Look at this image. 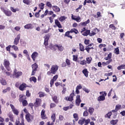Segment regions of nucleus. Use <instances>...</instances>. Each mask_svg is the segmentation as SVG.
Masks as SVG:
<instances>
[{"mask_svg": "<svg viewBox=\"0 0 125 125\" xmlns=\"http://www.w3.org/2000/svg\"><path fill=\"white\" fill-rule=\"evenodd\" d=\"M100 94L101 96L98 97V101H104L105 100V96L107 95V93L106 92H100Z\"/></svg>", "mask_w": 125, "mask_h": 125, "instance_id": "obj_1", "label": "nucleus"}, {"mask_svg": "<svg viewBox=\"0 0 125 125\" xmlns=\"http://www.w3.org/2000/svg\"><path fill=\"white\" fill-rule=\"evenodd\" d=\"M59 68V66L54 64L51 66L50 71H51V73L53 75H55L56 73H57V71H58V69Z\"/></svg>", "mask_w": 125, "mask_h": 125, "instance_id": "obj_2", "label": "nucleus"}, {"mask_svg": "<svg viewBox=\"0 0 125 125\" xmlns=\"http://www.w3.org/2000/svg\"><path fill=\"white\" fill-rule=\"evenodd\" d=\"M112 58V54L111 53H109L107 57L104 58L105 60H109L108 61H107L106 62H103V65H104L105 64H109V63H111V62L112 61V59H110V58Z\"/></svg>", "mask_w": 125, "mask_h": 125, "instance_id": "obj_3", "label": "nucleus"}, {"mask_svg": "<svg viewBox=\"0 0 125 125\" xmlns=\"http://www.w3.org/2000/svg\"><path fill=\"white\" fill-rule=\"evenodd\" d=\"M23 73L21 71H19L17 70V69H15L14 72V77H15L17 79L19 77H21V76H22Z\"/></svg>", "mask_w": 125, "mask_h": 125, "instance_id": "obj_4", "label": "nucleus"}, {"mask_svg": "<svg viewBox=\"0 0 125 125\" xmlns=\"http://www.w3.org/2000/svg\"><path fill=\"white\" fill-rule=\"evenodd\" d=\"M21 38V35L18 34L14 40V44L17 45L19 43V41Z\"/></svg>", "mask_w": 125, "mask_h": 125, "instance_id": "obj_5", "label": "nucleus"}, {"mask_svg": "<svg viewBox=\"0 0 125 125\" xmlns=\"http://www.w3.org/2000/svg\"><path fill=\"white\" fill-rule=\"evenodd\" d=\"M10 65V62H9V61H7L6 60L4 61V65L5 66L7 71H10V67H9Z\"/></svg>", "mask_w": 125, "mask_h": 125, "instance_id": "obj_6", "label": "nucleus"}, {"mask_svg": "<svg viewBox=\"0 0 125 125\" xmlns=\"http://www.w3.org/2000/svg\"><path fill=\"white\" fill-rule=\"evenodd\" d=\"M23 97H24V96H23L22 95H20V102H22L23 106H27V105H28V102L26 100L23 101Z\"/></svg>", "mask_w": 125, "mask_h": 125, "instance_id": "obj_7", "label": "nucleus"}, {"mask_svg": "<svg viewBox=\"0 0 125 125\" xmlns=\"http://www.w3.org/2000/svg\"><path fill=\"white\" fill-rule=\"evenodd\" d=\"M10 106L14 114H15V115H16L17 116H18V114H19V111H18V109H16L15 107H14V105L12 104H10Z\"/></svg>", "mask_w": 125, "mask_h": 125, "instance_id": "obj_8", "label": "nucleus"}, {"mask_svg": "<svg viewBox=\"0 0 125 125\" xmlns=\"http://www.w3.org/2000/svg\"><path fill=\"white\" fill-rule=\"evenodd\" d=\"M71 18L73 20H75V21H77L78 22H81L82 21V19L80 16H76L72 15Z\"/></svg>", "mask_w": 125, "mask_h": 125, "instance_id": "obj_9", "label": "nucleus"}, {"mask_svg": "<svg viewBox=\"0 0 125 125\" xmlns=\"http://www.w3.org/2000/svg\"><path fill=\"white\" fill-rule=\"evenodd\" d=\"M81 102H82V100H81V96L77 95L76 96V106H80V104H81Z\"/></svg>", "mask_w": 125, "mask_h": 125, "instance_id": "obj_10", "label": "nucleus"}, {"mask_svg": "<svg viewBox=\"0 0 125 125\" xmlns=\"http://www.w3.org/2000/svg\"><path fill=\"white\" fill-rule=\"evenodd\" d=\"M25 119L28 123H31V122H32L31 119H33V116H32L30 113H28V114L25 115Z\"/></svg>", "mask_w": 125, "mask_h": 125, "instance_id": "obj_11", "label": "nucleus"}, {"mask_svg": "<svg viewBox=\"0 0 125 125\" xmlns=\"http://www.w3.org/2000/svg\"><path fill=\"white\" fill-rule=\"evenodd\" d=\"M38 56H39V53L37 52H34L31 55V58H32V60H33V61H35L36 58H37Z\"/></svg>", "mask_w": 125, "mask_h": 125, "instance_id": "obj_12", "label": "nucleus"}, {"mask_svg": "<svg viewBox=\"0 0 125 125\" xmlns=\"http://www.w3.org/2000/svg\"><path fill=\"white\" fill-rule=\"evenodd\" d=\"M26 87H27V85L23 83L20 85L19 89L20 90L23 91V90H25L26 89Z\"/></svg>", "mask_w": 125, "mask_h": 125, "instance_id": "obj_13", "label": "nucleus"}, {"mask_svg": "<svg viewBox=\"0 0 125 125\" xmlns=\"http://www.w3.org/2000/svg\"><path fill=\"white\" fill-rule=\"evenodd\" d=\"M74 96L75 94L74 93H71L69 97L66 98V100L68 101H73L74 100L73 97Z\"/></svg>", "mask_w": 125, "mask_h": 125, "instance_id": "obj_14", "label": "nucleus"}, {"mask_svg": "<svg viewBox=\"0 0 125 125\" xmlns=\"http://www.w3.org/2000/svg\"><path fill=\"white\" fill-rule=\"evenodd\" d=\"M41 103H42V100L40 99H36V102L34 103V105L36 107H39L41 105Z\"/></svg>", "mask_w": 125, "mask_h": 125, "instance_id": "obj_15", "label": "nucleus"}, {"mask_svg": "<svg viewBox=\"0 0 125 125\" xmlns=\"http://www.w3.org/2000/svg\"><path fill=\"white\" fill-rule=\"evenodd\" d=\"M98 32V29L97 28L94 29L91 32L89 33V36L90 37H92V36H94L96 34V33Z\"/></svg>", "mask_w": 125, "mask_h": 125, "instance_id": "obj_16", "label": "nucleus"}, {"mask_svg": "<svg viewBox=\"0 0 125 125\" xmlns=\"http://www.w3.org/2000/svg\"><path fill=\"white\" fill-rule=\"evenodd\" d=\"M52 8L53 11H55V12H60V9L59 8V7H58V6H52Z\"/></svg>", "mask_w": 125, "mask_h": 125, "instance_id": "obj_17", "label": "nucleus"}, {"mask_svg": "<svg viewBox=\"0 0 125 125\" xmlns=\"http://www.w3.org/2000/svg\"><path fill=\"white\" fill-rule=\"evenodd\" d=\"M41 118L42 120H45L46 119V115H45V110L42 109L41 112Z\"/></svg>", "mask_w": 125, "mask_h": 125, "instance_id": "obj_18", "label": "nucleus"}, {"mask_svg": "<svg viewBox=\"0 0 125 125\" xmlns=\"http://www.w3.org/2000/svg\"><path fill=\"white\" fill-rule=\"evenodd\" d=\"M54 46L57 47L59 51H63L64 50V47L62 45L56 44Z\"/></svg>", "mask_w": 125, "mask_h": 125, "instance_id": "obj_19", "label": "nucleus"}, {"mask_svg": "<svg viewBox=\"0 0 125 125\" xmlns=\"http://www.w3.org/2000/svg\"><path fill=\"white\" fill-rule=\"evenodd\" d=\"M55 24L60 29H61V28H62V25H61V23H60V22L58 21V20H55Z\"/></svg>", "mask_w": 125, "mask_h": 125, "instance_id": "obj_20", "label": "nucleus"}, {"mask_svg": "<svg viewBox=\"0 0 125 125\" xmlns=\"http://www.w3.org/2000/svg\"><path fill=\"white\" fill-rule=\"evenodd\" d=\"M3 13L6 15V16H11L12 13L10 11H7V10H3Z\"/></svg>", "mask_w": 125, "mask_h": 125, "instance_id": "obj_21", "label": "nucleus"}, {"mask_svg": "<svg viewBox=\"0 0 125 125\" xmlns=\"http://www.w3.org/2000/svg\"><path fill=\"white\" fill-rule=\"evenodd\" d=\"M73 118L74 119H75V120H73V125H75V121L76 122H77L78 120H79V116L78 115V114L77 113H74L73 114Z\"/></svg>", "mask_w": 125, "mask_h": 125, "instance_id": "obj_22", "label": "nucleus"}, {"mask_svg": "<svg viewBox=\"0 0 125 125\" xmlns=\"http://www.w3.org/2000/svg\"><path fill=\"white\" fill-rule=\"evenodd\" d=\"M121 108H122V105L117 104L115 106V109L113 110L112 112H117V111H119V110H120V109H121Z\"/></svg>", "mask_w": 125, "mask_h": 125, "instance_id": "obj_23", "label": "nucleus"}, {"mask_svg": "<svg viewBox=\"0 0 125 125\" xmlns=\"http://www.w3.org/2000/svg\"><path fill=\"white\" fill-rule=\"evenodd\" d=\"M82 73L83 74L84 76H85L86 78H87V77H88V71H87V69H84L82 71Z\"/></svg>", "mask_w": 125, "mask_h": 125, "instance_id": "obj_24", "label": "nucleus"}, {"mask_svg": "<svg viewBox=\"0 0 125 125\" xmlns=\"http://www.w3.org/2000/svg\"><path fill=\"white\" fill-rule=\"evenodd\" d=\"M24 28L28 30H29V29H33V25L31 23L27 24L24 26Z\"/></svg>", "mask_w": 125, "mask_h": 125, "instance_id": "obj_25", "label": "nucleus"}, {"mask_svg": "<svg viewBox=\"0 0 125 125\" xmlns=\"http://www.w3.org/2000/svg\"><path fill=\"white\" fill-rule=\"evenodd\" d=\"M89 33H90V30H86L83 32H82L81 34H82L83 36H88L89 35Z\"/></svg>", "mask_w": 125, "mask_h": 125, "instance_id": "obj_26", "label": "nucleus"}, {"mask_svg": "<svg viewBox=\"0 0 125 125\" xmlns=\"http://www.w3.org/2000/svg\"><path fill=\"white\" fill-rule=\"evenodd\" d=\"M51 119L52 121V123L54 124L55 122V120H56V114L55 113H53L51 116Z\"/></svg>", "mask_w": 125, "mask_h": 125, "instance_id": "obj_27", "label": "nucleus"}, {"mask_svg": "<svg viewBox=\"0 0 125 125\" xmlns=\"http://www.w3.org/2000/svg\"><path fill=\"white\" fill-rule=\"evenodd\" d=\"M73 60L75 62H78V63H80V61L78 60V55H73Z\"/></svg>", "mask_w": 125, "mask_h": 125, "instance_id": "obj_28", "label": "nucleus"}, {"mask_svg": "<svg viewBox=\"0 0 125 125\" xmlns=\"http://www.w3.org/2000/svg\"><path fill=\"white\" fill-rule=\"evenodd\" d=\"M0 83L2 84V85H6V81H5V79H1L0 80Z\"/></svg>", "mask_w": 125, "mask_h": 125, "instance_id": "obj_29", "label": "nucleus"}, {"mask_svg": "<svg viewBox=\"0 0 125 125\" xmlns=\"http://www.w3.org/2000/svg\"><path fill=\"white\" fill-rule=\"evenodd\" d=\"M66 64L67 65V67H71V61L70 60L66 59L65 60Z\"/></svg>", "mask_w": 125, "mask_h": 125, "instance_id": "obj_30", "label": "nucleus"}, {"mask_svg": "<svg viewBox=\"0 0 125 125\" xmlns=\"http://www.w3.org/2000/svg\"><path fill=\"white\" fill-rule=\"evenodd\" d=\"M70 31H67L65 34V37H67L68 38H70V39H73V37L70 35Z\"/></svg>", "mask_w": 125, "mask_h": 125, "instance_id": "obj_31", "label": "nucleus"}, {"mask_svg": "<svg viewBox=\"0 0 125 125\" xmlns=\"http://www.w3.org/2000/svg\"><path fill=\"white\" fill-rule=\"evenodd\" d=\"M69 31L70 32V33H75V34H79V31L76 29V28H73Z\"/></svg>", "mask_w": 125, "mask_h": 125, "instance_id": "obj_32", "label": "nucleus"}, {"mask_svg": "<svg viewBox=\"0 0 125 125\" xmlns=\"http://www.w3.org/2000/svg\"><path fill=\"white\" fill-rule=\"evenodd\" d=\"M32 70H37V69H38V64L35 63L33 64L32 65Z\"/></svg>", "mask_w": 125, "mask_h": 125, "instance_id": "obj_33", "label": "nucleus"}, {"mask_svg": "<svg viewBox=\"0 0 125 125\" xmlns=\"http://www.w3.org/2000/svg\"><path fill=\"white\" fill-rule=\"evenodd\" d=\"M125 64H122L121 65L118 66L117 67V69L118 70H119V71L120 70H123V69H125Z\"/></svg>", "mask_w": 125, "mask_h": 125, "instance_id": "obj_34", "label": "nucleus"}, {"mask_svg": "<svg viewBox=\"0 0 125 125\" xmlns=\"http://www.w3.org/2000/svg\"><path fill=\"white\" fill-rule=\"evenodd\" d=\"M12 48H13V49H14V50H15V51H19V48H18V47L17 46H16V45H13L12 46Z\"/></svg>", "mask_w": 125, "mask_h": 125, "instance_id": "obj_35", "label": "nucleus"}, {"mask_svg": "<svg viewBox=\"0 0 125 125\" xmlns=\"http://www.w3.org/2000/svg\"><path fill=\"white\" fill-rule=\"evenodd\" d=\"M89 22H90L89 20H87V21L81 23V25L82 26H86V25H87V24H88Z\"/></svg>", "mask_w": 125, "mask_h": 125, "instance_id": "obj_36", "label": "nucleus"}, {"mask_svg": "<svg viewBox=\"0 0 125 125\" xmlns=\"http://www.w3.org/2000/svg\"><path fill=\"white\" fill-rule=\"evenodd\" d=\"M30 82H33L34 83H37V78L35 77H32L29 79Z\"/></svg>", "mask_w": 125, "mask_h": 125, "instance_id": "obj_37", "label": "nucleus"}, {"mask_svg": "<svg viewBox=\"0 0 125 125\" xmlns=\"http://www.w3.org/2000/svg\"><path fill=\"white\" fill-rule=\"evenodd\" d=\"M88 112L90 115H92V114H93V112H94V108L92 107H89L88 109Z\"/></svg>", "mask_w": 125, "mask_h": 125, "instance_id": "obj_38", "label": "nucleus"}, {"mask_svg": "<svg viewBox=\"0 0 125 125\" xmlns=\"http://www.w3.org/2000/svg\"><path fill=\"white\" fill-rule=\"evenodd\" d=\"M114 53L118 55V54H120V50L119 49V47L116 48L114 49Z\"/></svg>", "mask_w": 125, "mask_h": 125, "instance_id": "obj_39", "label": "nucleus"}, {"mask_svg": "<svg viewBox=\"0 0 125 125\" xmlns=\"http://www.w3.org/2000/svg\"><path fill=\"white\" fill-rule=\"evenodd\" d=\"M10 10H11V11H12V12H14V13L16 12V11H19V9L18 8L14 9V8H13V7H10Z\"/></svg>", "mask_w": 125, "mask_h": 125, "instance_id": "obj_40", "label": "nucleus"}, {"mask_svg": "<svg viewBox=\"0 0 125 125\" xmlns=\"http://www.w3.org/2000/svg\"><path fill=\"white\" fill-rule=\"evenodd\" d=\"M53 101L55 103H58V100H57V96H54L52 97Z\"/></svg>", "mask_w": 125, "mask_h": 125, "instance_id": "obj_41", "label": "nucleus"}, {"mask_svg": "<svg viewBox=\"0 0 125 125\" xmlns=\"http://www.w3.org/2000/svg\"><path fill=\"white\" fill-rule=\"evenodd\" d=\"M86 60L87 64H90V63H91V60H92V59L91 57H88L86 59Z\"/></svg>", "mask_w": 125, "mask_h": 125, "instance_id": "obj_42", "label": "nucleus"}, {"mask_svg": "<svg viewBox=\"0 0 125 125\" xmlns=\"http://www.w3.org/2000/svg\"><path fill=\"white\" fill-rule=\"evenodd\" d=\"M111 116H112V112H109L105 115V118H107V119H110V117H111Z\"/></svg>", "mask_w": 125, "mask_h": 125, "instance_id": "obj_43", "label": "nucleus"}, {"mask_svg": "<svg viewBox=\"0 0 125 125\" xmlns=\"http://www.w3.org/2000/svg\"><path fill=\"white\" fill-rule=\"evenodd\" d=\"M79 46H80V49L81 51H84V47H83V44H82L81 43H80Z\"/></svg>", "mask_w": 125, "mask_h": 125, "instance_id": "obj_44", "label": "nucleus"}, {"mask_svg": "<svg viewBox=\"0 0 125 125\" xmlns=\"http://www.w3.org/2000/svg\"><path fill=\"white\" fill-rule=\"evenodd\" d=\"M7 91H10V87H7L6 89L3 90L2 92L3 93H6Z\"/></svg>", "mask_w": 125, "mask_h": 125, "instance_id": "obj_45", "label": "nucleus"}, {"mask_svg": "<svg viewBox=\"0 0 125 125\" xmlns=\"http://www.w3.org/2000/svg\"><path fill=\"white\" fill-rule=\"evenodd\" d=\"M78 124L81 125H83V124H84V119L80 120L78 122Z\"/></svg>", "mask_w": 125, "mask_h": 125, "instance_id": "obj_46", "label": "nucleus"}, {"mask_svg": "<svg viewBox=\"0 0 125 125\" xmlns=\"http://www.w3.org/2000/svg\"><path fill=\"white\" fill-rule=\"evenodd\" d=\"M9 117L10 118V121H11V122H14V120L13 119H14V116L11 114H9Z\"/></svg>", "mask_w": 125, "mask_h": 125, "instance_id": "obj_47", "label": "nucleus"}, {"mask_svg": "<svg viewBox=\"0 0 125 125\" xmlns=\"http://www.w3.org/2000/svg\"><path fill=\"white\" fill-rule=\"evenodd\" d=\"M46 5L47 6H48V7H49L50 8H52V4H51V3L49 1H47Z\"/></svg>", "mask_w": 125, "mask_h": 125, "instance_id": "obj_48", "label": "nucleus"}, {"mask_svg": "<svg viewBox=\"0 0 125 125\" xmlns=\"http://www.w3.org/2000/svg\"><path fill=\"white\" fill-rule=\"evenodd\" d=\"M85 124L84 125H87L89 124V122H90V120L89 119H84Z\"/></svg>", "mask_w": 125, "mask_h": 125, "instance_id": "obj_49", "label": "nucleus"}, {"mask_svg": "<svg viewBox=\"0 0 125 125\" xmlns=\"http://www.w3.org/2000/svg\"><path fill=\"white\" fill-rule=\"evenodd\" d=\"M23 3L29 5V4H30V0H23Z\"/></svg>", "mask_w": 125, "mask_h": 125, "instance_id": "obj_50", "label": "nucleus"}, {"mask_svg": "<svg viewBox=\"0 0 125 125\" xmlns=\"http://www.w3.org/2000/svg\"><path fill=\"white\" fill-rule=\"evenodd\" d=\"M117 123H118V120H112L110 121V124L113 125L117 124Z\"/></svg>", "mask_w": 125, "mask_h": 125, "instance_id": "obj_51", "label": "nucleus"}, {"mask_svg": "<svg viewBox=\"0 0 125 125\" xmlns=\"http://www.w3.org/2000/svg\"><path fill=\"white\" fill-rule=\"evenodd\" d=\"M66 17L62 16V17H61L59 20L61 21V22H63V21H64L65 19H66Z\"/></svg>", "mask_w": 125, "mask_h": 125, "instance_id": "obj_52", "label": "nucleus"}, {"mask_svg": "<svg viewBox=\"0 0 125 125\" xmlns=\"http://www.w3.org/2000/svg\"><path fill=\"white\" fill-rule=\"evenodd\" d=\"M12 47L11 45H8L7 47H6V49L7 51H9V53H10V48Z\"/></svg>", "mask_w": 125, "mask_h": 125, "instance_id": "obj_53", "label": "nucleus"}, {"mask_svg": "<svg viewBox=\"0 0 125 125\" xmlns=\"http://www.w3.org/2000/svg\"><path fill=\"white\" fill-rule=\"evenodd\" d=\"M12 72V71H11V69L10 68V71H5V73L6 76H11Z\"/></svg>", "mask_w": 125, "mask_h": 125, "instance_id": "obj_54", "label": "nucleus"}, {"mask_svg": "<svg viewBox=\"0 0 125 125\" xmlns=\"http://www.w3.org/2000/svg\"><path fill=\"white\" fill-rule=\"evenodd\" d=\"M39 7L41 9H43L44 8V4L43 3H41L39 4Z\"/></svg>", "mask_w": 125, "mask_h": 125, "instance_id": "obj_55", "label": "nucleus"}, {"mask_svg": "<svg viewBox=\"0 0 125 125\" xmlns=\"http://www.w3.org/2000/svg\"><path fill=\"white\" fill-rule=\"evenodd\" d=\"M23 54H25V57L26 56H28V55H30V54H29V52H28V50L25 49L23 50Z\"/></svg>", "mask_w": 125, "mask_h": 125, "instance_id": "obj_56", "label": "nucleus"}, {"mask_svg": "<svg viewBox=\"0 0 125 125\" xmlns=\"http://www.w3.org/2000/svg\"><path fill=\"white\" fill-rule=\"evenodd\" d=\"M9 54L14 57V58H17V55H16V54L13 53V52H10Z\"/></svg>", "mask_w": 125, "mask_h": 125, "instance_id": "obj_57", "label": "nucleus"}, {"mask_svg": "<svg viewBox=\"0 0 125 125\" xmlns=\"http://www.w3.org/2000/svg\"><path fill=\"white\" fill-rule=\"evenodd\" d=\"M80 64L81 65H86V61H85V60L82 61L80 62Z\"/></svg>", "mask_w": 125, "mask_h": 125, "instance_id": "obj_58", "label": "nucleus"}, {"mask_svg": "<svg viewBox=\"0 0 125 125\" xmlns=\"http://www.w3.org/2000/svg\"><path fill=\"white\" fill-rule=\"evenodd\" d=\"M15 31H17V32H19L20 30H21V27L20 26H16L14 28Z\"/></svg>", "mask_w": 125, "mask_h": 125, "instance_id": "obj_59", "label": "nucleus"}, {"mask_svg": "<svg viewBox=\"0 0 125 125\" xmlns=\"http://www.w3.org/2000/svg\"><path fill=\"white\" fill-rule=\"evenodd\" d=\"M90 49H94L93 47H86L85 48V50H86L87 52L89 53Z\"/></svg>", "mask_w": 125, "mask_h": 125, "instance_id": "obj_60", "label": "nucleus"}, {"mask_svg": "<svg viewBox=\"0 0 125 125\" xmlns=\"http://www.w3.org/2000/svg\"><path fill=\"white\" fill-rule=\"evenodd\" d=\"M38 94L39 95L40 97H43V96H44V93L42 92H40Z\"/></svg>", "mask_w": 125, "mask_h": 125, "instance_id": "obj_61", "label": "nucleus"}, {"mask_svg": "<svg viewBox=\"0 0 125 125\" xmlns=\"http://www.w3.org/2000/svg\"><path fill=\"white\" fill-rule=\"evenodd\" d=\"M44 66L45 68H47V69H49V68H50V65L48 63H44Z\"/></svg>", "mask_w": 125, "mask_h": 125, "instance_id": "obj_62", "label": "nucleus"}, {"mask_svg": "<svg viewBox=\"0 0 125 125\" xmlns=\"http://www.w3.org/2000/svg\"><path fill=\"white\" fill-rule=\"evenodd\" d=\"M109 28L112 29V30H116V26H114V24H110L109 25Z\"/></svg>", "mask_w": 125, "mask_h": 125, "instance_id": "obj_63", "label": "nucleus"}, {"mask_svg": "<svg viewBox=\"0 0 125 125\" xmlns=\"http://www.w3.org/2000/svg\"><path fill=\"white\" fill-rule=\"evenodd\" d=\"M17 125H25L24 124V120L21 121V123H19L17 122Z\"/></svg>", "mask_w": 125, "mask_h": 125, "instance_id": "obj_64", "label": "nucleus"}]
</instances>
